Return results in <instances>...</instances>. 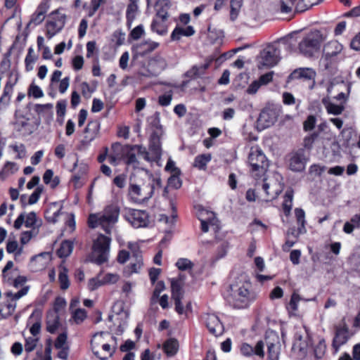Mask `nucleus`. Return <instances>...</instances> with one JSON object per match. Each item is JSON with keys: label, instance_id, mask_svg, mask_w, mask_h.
Listing matches in <instances>:
<instances>
[{"label": "nucleus", "instance_id": "f257e3e1", "mask_svg": "<svg viewBox=\"0 0 360 360\" xmlns=\"http://www.w3.org/2000/svg\"><path fill=\"white\" fill-rule=\"evenodd\" d=\"M148 122L152 131L149 139V150L141 145H135L132 148L136 149L138 154L143 156L146 161L158 162L162 156L160 138L164 131L158 114L149 117Z\"/></svg>", "mask_w": 360, "mask_h": 360}, {"label": "nucleus", "instance_id": "f03ea898", "mask_svg": "<svg viewBox=\"0 0 360 360\" xmlns=\"http://www.w3.org/2000/svg\"><path fill=\"white\" fill-rule=\"evenodd\" d=\"M145 181L130 182L128 187L129 199L138 204L143 203L150 199L155 190L162 187V181L159 175H153L148 170L142 169Z\"/></svg>", "mask_w": 360, "mask_h": 360}, {"label": "nucleus", "instance_id": "7ed1b4c3", "mask_svg": "<svg viewBox=\"0 0 360 360\" xmlns=\"http://www.w3.org/2000/svg\"><path fill=\"white\" fill-rule=\"evenodd\" d=\"M251 283L246 274H240L235 277L230 284V290L227 296L228 302L234 308L243 309L249 306L254 300L251 292Z\"/></svg>", "mask_w": 360, "mask_h": 360}, {"label": "nucleus", "instance_id": "20e7f679", "mask_svg": "<svg viewBox=\"0 0 360 360\" xmlns=\"http://www.w3.org/2000/svg\"><path fill=\"white\" fill-rule=\"evenodd\" d=\"M120 208L115 205L106 207L102 212L91 214L88 219L89 227L95 229L101 227L106 233H110L112 227L118 221Z\"/></svg>", "mask_w": 360, "mask_h": 360}, {"label": "nucleus", "instance_id": "39448f33", "mask_svg": "<svg viewBox=\"0 0 360 360\" xmlns=\"http://www.w3.org/2000/svg\"><path fill=\"white\" fill-rule=\"evenodd\" d=\"M257 188L261 197L269 202L277 198L283 189V185L277 176H274L264 179L262 183L257 182Z\"/></svg>", "mask_w": 360, "mask_h": 360}, {"label": "nucleus", "instance_id": "423d86ee", "mask_svg": "<svg viewBox=\"0 0 360 360\" xmlns=\"http://www.w3.org/2000/svg\"><path fill=\"white\" fill-rule=\"evenodd\" d=\"M323 41V35L319 30L311 31L300 41L299 51L306 57H311L319 50Z\"/></svg>", "mask_w": 360, "mask_h": 360}, {"label": "nucleus", "instance_id": "0eeeda50", "mask_svg": "<svg viewBox=\"0 0 360 360\" xmlns=\"http://www.w3.org/2000/svg\"><path fill=\"white\" fill-rule=\"evenodd\" d=\"M110 238L102 234L99 235L93 245V260L97 264H101L108 259Z\"/></svg>", "mask_w": 360, "mask_h": 360}, {"label": "nucleus", "instance_id": "6e6552de", "mask_svg": "<svg viewBox=\"0 0 360 360\" xmlns=\"http://www.w3.org/2000/svg\"><path fill=\"white\" fill-rule=\"evenodd\" d=\"M248 160L252 172H257L255 174V176L264 174L269 167L266 155L258 146L251 148Z\"/></svg>", "mask_w": 360, "mask_h": 360}, {"label": "nucleus", "instance_id": "1a4fd4ad", "mask_svg": "<svg viewBox=\"0 0 360 360\" xmlns=\"http://www.w3.org/2000/svg\"><path fill=\"white\" fill-rule=\"evenodd\" d=\"M280 60V50L275 45H270L264 49L258 57V68H271Z\"/></svg>", "mask_w": 360, "mask_h": 360}, {"label": "nucleus", "instance_id": "9d476101", "mask_svg": "<svg viewBox=\"0 0 360 360\" xmlns=\"http://www.w3.org/2000/svg\"><path fill=\"white\" fill-rule=\"evenodd\" d=\"M343 49L342 45L336 40L330 41L325 44L323 47V56L321 58V63L325 69H328L336 56L340 54Z\"/></svg>", "mask_w": 360, "mask_h": 360}, {"label": "nucleus", "instance_id": "9b49d317", "mask_svg": "<svg viewBox=\"0 0 360 360\" xmlns=\"http://www.w3.org/2000/svg\"><path fill=\"white\" fill-rule=\"evenodd\" d=\"M124 217L136 229L146 227L150 222L148 214L146 211L140 210L125 209Z\"/></svg>", "mask_w": 360, "mask_h": 360}, {"label": "nucleus", "instance_id": "f8f14e48", "mask_svg": "<svg viewBox=\"0 0 360 360\" xmlns=\"http://www.w3.org/2000/svg\"><path fill=\"white\" fill-rule=\"evenodd\" d=\"M41 224V219L37 217L34 212H31L28 213L25 217H24L25 226L30 229V231H24V244L38 235Z\"/></svg>", "mask_w": 360, "mask_h": 360}, {"label": "nucleus", "instance_id": "ddd939ff", "mask_svg": "<svg viewBox=\"0 0 360 360\" xmlns=\"http://www.w3.org/2000/svg\"><path fill=\"white\" fill-rule=\"evenodd\" d=\"M353 333L345 322L340 323L335 328V335L333 340V348L338 352L341 346L346 344L352 337Z\"/></svg>", "mask_w": 360, "mask_h": 360}, {"label": "nucleus", "instance_id": "4468645a", "mask_svg": "<svg viewBox=\"0 0 360 360\" xmlns=\"http://www.w3.org/2000/svg\"><path fill=\"white\" fill-rule=\"evenodd\" d=\"M205 325L209 332L217 337L223 334L224 328L219 317L214 314H205L202 316Z\"/></svg>", "mask_w": 360, "mask_h": 360}, {"label": "nucleus", "instance_id": "2eb2a0df", "mask_svg": "<svg viewBox=\"0 0 360 360\" xmlns=\"http://www.w3.org/2000/svg\"><path fill=\"white\" fill-rule=\"evenodd\" d=\"M167 63L164 58L156 56L148 63L147 70L146 72H142V75L145 77H155L160 74L166 68Z\"/></svg>", "mask_w": 360, "mask_h": 360}, {"label": "nucleus", "instance_id": "dca6fc26", "mask_svg": "<svg viewBox=\"0 0 360 360\" xmlns=\"http://www.w3.org/2000/svg\"><path fill=\"white\" fill-rule=\"evenodd\" d=\"M6 296L8 300L6 302L0 304V313L4 316H9L14 312L17 300L22 297V288L15 294L12 292H7Z\"/></svg>", "mask_w": 360, "mask_h": 360}, {"label": "nucleus", "instance_id": "f3484780", "mask_svg": "<svg viewBox=\"0 0 360 360\" xmlns=\"http://www.w3.org/2000/svg\"><path fill=\"white\" fill-rule=\"evenodd\" d=\"M128 248L132 254L131 262L128 266L129 274L139 273L143 265L141 252L136 243H129Z\"/></svg>", "mask_w": 360, "mask_h": 360}, {"label": "nucleus", "instance_id": "a211bd4d", "mask_svg": "<svg viewBox=\"0 0 360 360\" xmlns=\"http://www.w3.org/2000/svg\"><path fill=\"white\" fill-rule=\"evenodd\" d=\"M49 8L48 2L41 1L37 6L35 12L31 15L30 20L27 25V29L34 28L40 25L45 18V15Z\"/></svg>", "mask_w": 360, "mask_h": 360}, {"label": "nucleus", "instance_id": "6ab92c4d", "mask_svg": "<svg viewBox=\"0 0 360 360\" xmlns=\"http://www.w3.org/2000/svg\"><path fill=\"white\" fill-rule=\"evenodd\" d=\"M268 357L269 360H278L280 353L279 338L276 333L271 332L266 337Z\"/></svg>", "mask_w": 360, "mask_h": 360}, {"label": "nucleus", "instance_id": "aec40b11", "mask_svg": "<svg viewBox=\"0 0 360 360\" xmlns=\"http://www.w3.org/2000/svg\"><path fill=\"white\" fill-rule=\"evenodd\" d=\"M172 297L174 301L175 309L179 314H183L184 312V307L181 302L184 297L181 282L172 279L171 281Z\"/></svg>", "mask_w": 360, "mask_h": 360}, {"label": "nucleus", "instance_id": "412c9836", "mask_svg": "<svg viewBox=\"0 0 360 360\" xmlns=\"http://www.w3.org/2000/svg\"><path fill=\"white\" fill-rule=\"evenodd\" d=\"M100 130V123L97 120L91 121L88 123L84 129V136L81 143L83 146H89L91 143L97 137Z\"/></svg>", "mask_w": 360, "mask_h": 360}, {"label": "nucleus", "instance_id": "4be33fe9", "mask_svg": "<svg viewBox=\"0 0 360 360\" xmlns=\"http://www.w3.org/2000/svg\"><path fill=\"white\" fill-rule=\"evenodd\" d=\"M264 343L262 340L258 341L255 347H252L248 343H243L240 347V352L243 356H251L253 354H255L260 358H264Z\"/></svg>", "mask_w": 360, "mask_h": 360}, {"label": "nucleus", "instance_id": "5701e85b", "mask_svg": "<svg viewBox=\"0 0 360 360\" xmlns=\"http://www.w3.org/2000/svg\"><path fill=\"white\" fill-rule=\"evenodd\" d=\"M307 162L304 151L300 150L292 154L290 159L289 167L294 172H302L304 169Z\"/></svg>", "mask_w": 360, "mask_h": 360}, {"label": "nucleus", "instance_id": "b1692460", "mask_svg": "<svg viewBox=\"0 0 360 360\" xmlns=\"http://www.w3.org/2000/svg\"><path fill=\"white\" fill-rule=\"evenodd\" d=\"M276 120V113L269 109L263 110L257 119V125L262 129L268 128L273 125Z\"/></svg>", "mask_w": 360, "mask_h": 360}, {"label": "nucleus", "instance_id": "393cba45", "mask_svg": "<svg viewBox=\"0 0 360 360\" xmlns=\"http://www.w3.org/2000/svg\"><path fill=\"white\" fill-rule=\"evenodd\" d=\"M4 281L15 288H18L22 284V276L20 274V270L17 268L7 271V276H2Z\"/></svg>", "mask_w": 360, "mask_h": 360}, {"label": "nucleus", "instance_id": "a878e982", "mask_svg": "<svg viewBox=\"0 0 360 360\" xmlns=\"http://www.w3.org/2000/svg\"><path fill=\"white\" fill-rule=\"evenodd\" d=\"M49 259V253L44 252L32 257L30 266L32 271H37L45 268L47 260Z\"/></svg>", "mask_w": 360, "mask_h": 360}, {"label": "nucleus", "instance_id": "bb28decb", "mask_svg": "<svg viewBox=\"0 0 360 360\" xmlns=\"http://www.w3.org/2000/svg\"><path fill=\"white\" fill-rule=\"evenodd\" d=\"M321 102L328 114L339 115L342 114L345 109L344 105L342 103L338 105L335 104L331 101L330 97L328 96L322 98Z\"/></svg>", "mask_w": 360, "mask_h": 360}, {"label": "nucleus", "instance_id": "cd10ccee", "mask_svg": "<svg viewBox=\"0 0 360 360\" xmlns=\"http://www.w3.org/2000/svg\"><path fill=\"white\" fill-rule=\"evenodd\" d=\"M167 19L154 17L150 25L151 30L160 36L165 35L167 33Z\"/></svg>", "mask_w": 360, "mask_h": 360}, {"label": "nucleus", "instance_id": "c85d7f7f", "mask_svg": "<svg viewBox=\"0 0 360 360\" xmlns=\"http://www.w3.org/2000/svg\"><path fill=\"white\" fill-rule=\"evenodd\" d=\"M61 209L62 206L57 202L52 203L45 213L47 221L53 224L56 223L58 221V216L60 214Z\"/></svg>", "mask_w": 360, "mask_h": 360}, {"label": "nucleus", "instance_id": "c756f323", "mask_svg": "<svg viewBox=\"0 0 360 360\" xmlns=\"http://www.w3.org/2000/svg\"><path fill=\"white\" fill-rule=\"evenodd\" d=\"M195 33L194 28L192 26L186 27H176L171 34V39L174 41H178L182 36L191 37Z\"/></svg>", "mask_w": 360, "mask_h": 360}, {"label": "nucleus", "instance_id": "7c9ffc66", "mask_svg": "<svg viewBox=\"0 0 360 360\" xmlns=\"http://www.w3.org/2000/svg\"><path fill=\"white\" fill-rule=\"evenodd\" d=\"M60 326L59 316L56 312H49L46 316V330L54 333Z\"/></svg>", "mask_w": 360, "mask_h": 360}, {"label": "nucleus", "instance_id": "2f4dec72", "mask_svg": "<svg viewBox=\"0 0 360 360\" xmlns=\"http://www.w3.org/2000/svg\"><path fill=\"white\" fill-rule=\"evenodd\" d=\"M138 1L139 0H129V3L127 6L126 17L127 25L129 27L131 25L136 18L139 10Z\"/></svg>", "mask_w": 360, "mask_h": 360}, {"label": "nucleus", "instance_id": "473e14b6", "mask_svg": "<svg viewBox=\"0 0 360 360\" xmlns=\"http://www.w3.org/2000/svg\"><path fill=\"white\" fill-rule=\"evenodd\" d=\"M62 21H54L49 20L46 22V36L49 39H51L57 33H58L63 27Z\"/></svg>", "mask_w": 360, "mask_h": 360}, {"label": "nucleus", "instance_id": "72a5a7b5", "mask_svg": "<svg viewBox=\"0 0 360 360\" xmlns=\"http://www.w3.org/2000/svg\"><path fill=\"white\" fill-rule=\"evenodd\" d=\"M209 65H210L208 63L201 64L199 65H193L190 70H188L186 72V76L191 79L200 77L205 74V70L208 68Z\"/></svg>", "mask_w": 360, "mask_h": 360}, {"label": "nucleus", "instance_id": "f704fd0d", "mask_svg": "<svg viewBox=\"0 0 360 360\" xmlns=\"http://www.w3.org/2000/svg\"><path fill=\"white\" fill-rule=\"evenodd\" d=\"M311 300H307L302 297L297 292H293L291 295L290 300L287 306V309L290 314H295L298 310V304L300 301H310Z\"/></svg>", "mask_w": 360, "mask_h": 360}, {"label": "nucleus", "instance_id": "c9c22d12", "mask_svg": "<svg viewBox=\"0 0 360 360\" xmlns=\"http://www.w3.org/2000/svg\"><path fill=\"white\" fill-rule=\"evenodd\" d=\"M135 145L131 146L130 150L127 153L125 162L127 165L131 166L134 169H136L139 167V161L136 156L138 155L139 158H144L143 156L138 154L136 149L132 148Z\"/></svg>", "mask_w": 360, "mask_h": 360}, {"label": "nucleus", "instance_id": "e433bc0d", "mask_svg": "<svg viewBox=\"0 0 360 360\" xmlns=\"http://www.w3.org/2000/svg\"><path fill=\"white\" fill-rule=\"evenodd\" d=\"M159 46L160 44L158 42L147 40L140 43L137 46V49H139L140 54L144 55L153 51L158 49Z\"/></svg>", "mask_w": 360, "mask_h": 360}, {"label": "nucleus", "instance_id": "4c0bfd02", "mask_svg": "<svg viewBox=\"0 0 360 360\" xmlns=\"http://www.w3.org/2000/svg\"><path fill=\"white\" fill-rule=\"evenodd\" d=\"M291 76L292 78L311 79L315 76V72L311 68H299L295 70Z\"/></svg>", "mask_w": 360, "mask_h": 360}, {"label": "nucleus", "instance_id": "58836bf2", "mask_svg": "<svg viewBox=\"0 0 360 360\" xmlns=\"http://www.w3.org/2000/svg\"><path fill=\"white\" fill-rule=\"evenodd\" d=\"M169 2L167 0H162L157 5V13L155 17L162 19H168V10Z\"/></svg>", "mask_w": 360, "mask_h": 360}, {"label": "nucleus", "instance_id": "ea45409f", "mask_svg": "<svg viewBox=\"0 0 360 360\" xmlns=\"http://www.w3.org/2000/svg\"><path fill=\"white\" fill-rule=\"evenodd\" d=\"M295 214L298 224V233H305L307 230L305 228V212L301 208H296L295 210Z\"/></svg>", "mask_w": 360, "mask_h": 360}, {"label": "nucleus", "instance_id": "a19ab883", "mask_svg": "<svg viewBox=\"0 0 360 360\" xmlns=\"http://www.w3.org/2000/svg\"><path fill=\"white\" fill-rule=\"evenodd\" d=\"M179 343L175 339H169L163 345V349L167 356H172L178 351Z\"/></svg>", "mask_w": 360, "mask_h": 360}, {"label": "nucleus", "instance_id": "79ce46f5", "mask_svg": "<svg viewBox=\"0 0 360 360\" xmlns=\"http://www.w3.org/2000/svg\"><path fill=\"white\" fill-rule=\"evenodd\" d=\"M323 0H301L296 6L297 12H304L314 6L318 5Z\"/></svg>", "mask_w": 360, "mask_h": 360}, {"label": "nucleus", "instance_id": "37998d69", "mask_svg": "<svg viewBox=\"0 0 360 360\" xmlns=\"http://www.w3.org/2000/svg\"><path fill=\"white\" fill-rule=\"evenodd\" d=\"M212 155L210 153L202 154L195 157L193 166L199 169H205L207 164L211 160Z\"/></svg>", "mask_w": 360, "mask_h": 360}, {"label": "nucleus", "instance_id": "c03bdc74", "mask_svg": "<svg viewBox=\"0 0 360 360\" xmlns=\"http://www.w3.org/2000/svg\"><path fill=\"white\" fill-rule=\"evenodd\" d=\"M73 250V244L69 240L63 241L57 250V255L59 257H68Z\"/></svg>", "mask_w": 360, "mask_h": 360}, {"label": "nucleus", "instance_id": "a18cd8bd", "mask_svg": "<svg viewBox=\"0 0 360 360\" xmlns=\"http://www.w3.org/2000/svg\"><path fill=\"white\" fill-rule=\"evenodd\" d=\"M230 4V19L232 21H234L238 16L241 6L243 5V0H231Z\"/></svg>", "mask_w": 360, "mask_h": 360}, {"label": "nucleus", "instance_id": "49530a36", "mask_svg": "<svg viewBox=\"0 0 360 360\" xmlns=\"http://www.w3.org/2000/svg\"><path fill=\"white\" fill-rule=\"evenodd\" d=\"M201 221V229L205 233L209 230V226L213 229L214 231L219 229L218 221L215 218L209 219V220L200 219Z\"/></svg>", "mask_w": 360, "mask_h": 360}, {"label": "nucleus", "instance_id": "de8ad7c7", "mask_svg": "<svg viewBox=\"0 0 360 360\" xmlns=\"http://www.w3.org/2000/svg\"><path fill=\"white\" fill-rule=\"evenodd\" d=\"M92 349L94 354L101 360H106L108 358V356H111L112 355V353L114 352V350H112L111 346L109 344H103L102 345L103 351L106 352L108 354L106 356H102L101 353L96 349V347L94 346H93Z\"/></svg>", "mask_w": 360, "mask_h": 360}, {"label": "nucleus", "instance_id": "09e8293b", "mask_svg": "<svg viewBox=\"0 0 360 360\" xmlns=\"http://www.w3.org/2000/svg\"><path fill=\"white\" fill-rule=\"evenodd\" d=\"M165 289V283L162 281H158L155 285V288L153 290V295L150 300V302L152 304H155L158 298L160 297V293Z\"/></svg>", "mask_w": 360, "mask_h": 360}, {"label": "nucleus", "instance_id": "8fccbe9b", "mask_svg": "<svg viewBox=\"0 0 360 360\" xmlns=\"http://www.w3.org/2000/svg\"><path fill=\"white\" fill-rule=\"evenodd\" d=\"M72 314V318L77 324H80L86 318V312L84 309H75Z\"/></svg>", "mask_w": 360, "mask_h": 360}, {"label": "nucleus", "instance_id": "3c124183", "mask_svg": "<svg viewBox=\"0 0 360 360\" xmlns=\"http://www.w3.org/2000/svg\"><path fill=\"white\" fill-rule=\"evenodd\" d=\"M58 280L60 282V288L62 290H66L69 288L70 282L68 276L67 269L65 268H63V270L60 271Z\"/></svg>", "mask_w": 360, "mask_h": 360}, {"label": "nucleus", "instance_id": "603ef678", "mask_svg": "<svg viewBox=\"0 0 360 360\" xmlns=\"http://www.w3.org/2000/svg\"><path fill=\"white\" fill-rule=\"evenodd\" d=\"M293 192L292 191H286L284 196L283 210L285 212H290L292 206Z\"/></svg>", "mask_w": 360, "mask_h": 360}, {"label": "nucleus", "instance_id": "864d4df0", "mask_svg": "<svg viewBox=\"0 0 360 360\" xmlns=\"http://www.w3.org/2000/svg\"><path fill=\"white\" fill-rule=\"evenodd\" d=\"M103 279L101 278V276L98 275L97 276L92 278L88 281V289L91 291H94L97 290L101 286L103 285Z\"/></svg>", "mask_w": 360, "mask_h": 360}, {"label": "nucleus", "instance_id": "5fc2aeb1", "mask_svg": "<svg viewBox=\"0 0 360 360\" xmlns=\"http://www.w3.org/2000/svg\"><path fill=\"white\" fill-rule=\"evenodd\" d=\"M18 167L15 163L8 162L1 171V174H4V176L6 177V176L9 175L10 174H13L15 172L18 170Z\"/></svg>", "mask_w": 360, "mask_h": 360}, {"label": "nucleus", "instance_id": "6e6d98bb", "mask_svg": "<svg viewBox=\"0 0 360 360\" xmlns=\"http://www.w3.org/2000/svg\"><path fill=\"white\" fill-rule=\"evenodd\" d=\"M116 46L122 45L125 41V34L122 30H116L112 34V39Z\"/></svg>", "mask_w": 360, "mask_h": 360}, {"label": "nucleus", "instance_id": "4d7b16f0", "mask_svg": "<svg viewBox=\"0 0 360 360\" xmlns=\"http://www.w3.org/2000/svg\"><path fill=\"white\" fill-rule=\"evenodd\" d=\"M28 95L39 98L44 96V93L39 86L32 84L28 89Z\"/></svg>", "mask_w": 360, "mask_h": 360}, {"label": "nucleus", "instance_id": "13d9d810", "mask_svg": "<svg viewBox=\"0 0 360 360\" xmlns=\"http://www.w3.org/2000/svg\"><path fill=\"white\" fill-rule=\"evenodd\" d=\"M66 306V301L65 298L61 297H58L56 298L54 306H53V311H50V312H56L57 314L63 310Z\"/></svg>", "mask_w": 360, "mask_h": 360}, {"label": "nucleus", "instance_id": "bf43d9fd", "mask_svg": "<svg viewBox=\"0 0 360 360\" xmlns=\"http://www.w3.org/2000/svg\"><path fill=\"white\" fill-rule=\"evenodd\" d=\"M167 184L172 188L178 189L181 186L182 182L178 175L174 174L168 179Z\"/></svg>", "mask_w": 360, "mask_h": 360}, {"label": "nucleus", "instance_id": "052dcab7", "mask_svg": "<svg viewBox=\"0 0 360 360\" xmlns=\"http://www.w3.org/2000/svg\"><path fill=\"white\" fill-rule=\"evenodd\" d=\"M176 266L181 271L190 269L193 267V263L188 259L181 258L177 260Z\"/></svg>", "mask_w": 360, "mask_h": 360}, {"label": "nucleus", "instance_id": "680f3d73", "mask_svg": "<svg viewBox=\"0 0 360 360\" xmlns=\"http://www.w3.org/2000/svg\"><path fill=\"white\" fill-rule=\"evenodd\" d=\"M145 33L144 27L143 25H139L135 27L130 32V37L134 39H139L142 35Z\"/></svg>", "mask_w": 360, "mask_h": 360}, {"label": "nucleus", "instance_id": "e2e57ef3", "mask_svg": "<svg viewBox=\"0 0 360 360\" xmlns=\"http://www.w3.org/2000/svg\"><path fill=\"white\" fill-rule=\"evenodd\" d=\"M50 18L51 20L54 21L63 20V26H64L65 24L66 15L65 13H61L60 10L59 9L53 11L50 14Z\"/></svg>", "mask_w": 360, "mask_h": 360}, {"label": "nucleus", "instance_id": "0e129e2a", "mask_svg": "<svg viewBox=\"0 0 360 360\" xmlns=\"http://www.w3.org/2000/svg\"><path fill=\"white\" fill-rule=\"evenodd\" d=\"M102 279L104 285L114 284L119 281L120 276L117 274L109 273L105 274Z\"/></svg>", "mask_w": 360, "mask_h": 360}, {"label": "nucleus", "instance_id": "69168bd1", "mask_svg": "<svg viewBox=\"0 0 360 360\" xmlns=\"http://www.w3.org/2000/svg\"><path fill=\"white\" fill-rule=\"evenodd\" d=\"M67 102L65 100L59 101L56 105V112L58 116L64 117L66 112Z\"/></svg>", "mask_w": 360, "mask_h": 360}, {"label": "nucleus", "instance_id": "338daca9", "mask_svg": "<svg viewBox=\"0 0 360 360\" xmlns=\"http://www.w3.org/2000/svg\"><path fill=\"white\" fill-rule=\"evenodd\" d=\"M316 119L314 115H309L304 122V129L305 131L311 130L316 124Z\"/></svg>", "mask_w": 360, "mask_h": 360}, {"label": "nucleus", "instance_id": "774afa93", "mask_svg": "<svg viewBox=\"0 0 360 360\" xmlns=\"http://www.w3.org/2000/svg\"><path fill=\"white\" fill-rule=\"evenodd\" d=\"M172 99V94L169 92V94L161 95L159 96V103L162 106H167L170 104Z\"/></svg>", "mask_w": 360, "mask_h": 360}]
</instances>
